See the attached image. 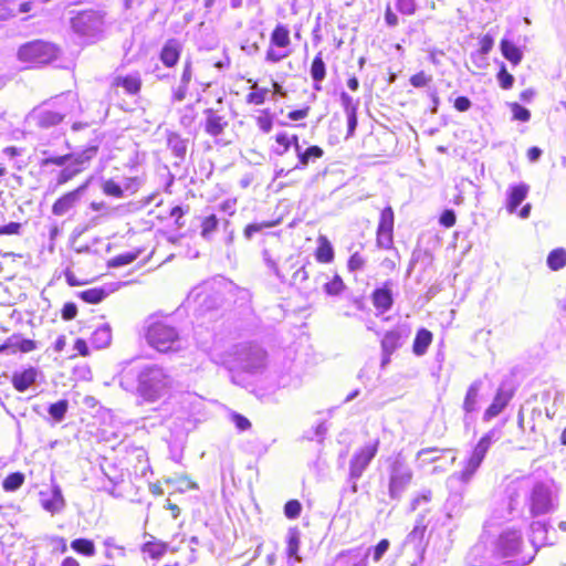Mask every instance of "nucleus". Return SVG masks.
I'll use <instances>...</instances> for the list:
<instances>
[{"mask_svg": "<svg viewBox=\"0 0 566 566\" xmlns=\"http://www.w3.org/2000/svg\"><path fill=\"white\" fill-rule=\"evenodd\" d=\"M119 386L125 391L135 392L145 402L154 403L170 395L175 379L163 366L148 364L136 371L124 367L119 373Z\"/></svg>", "mask_w": 566, "mask_h": 566, "instance_id": "f257e3e1", "label": "nucleus"}, {"mask_svg": "<svg viewBox=\"0 0 566 566\" xmlns=\"http://www.w3.org/2000/svg\"><path fill=\"white\" fill-rule=\"evenodd\" d=\"M488 539L501 562L506 563L505 566H527L537 552L535 544L526 545L522 530L515 526H504L489 535Z\"/></svg>", "mask_w": 566, "mask_h": 566, "instance_id": "f03ea898", "label": "nucleus"}, {"mask_svg": "<svg viewBox=\"0 0 566 566\" xmlns=\"http://www.w3.org/2000/svg\"><path fill=\"white\" fill-rule=\"evenodd\" d=\"M77 96L67 92L55 98L52 104H43L34 108L28 116V120L40 128H50L63 120L64 117L80 111Z\"/></svg>", "mask_w": 566, "mask_h": 566, "instance_id": "7ed1b4c3", "label": "nucleus"}, {"mask_svg": "<svg viewBox=\"0 0 566 566\" xmlns=\"http://www.w3.org/2000/svg\"><path fill=\"white\" fill-rule=\"evenodd\" d=\"M500 438V429L493 428L489 430L484 436L481 437V439L476 442L468 455L462 460L461 470L453 473L450 479L457 480L462 484H469L481 467L490 448Z\"/></svg>", "mask_w": 566, "mask_h": 566, "instance_id": "20e7f679", "label": "nucleus"}, {"mask_svg": "<svg viewBox=\"0 0 566 566\" xmlns=\"http://www.w3.org/2000/svg\"><path fill=\"white\" fill-rule=\"evenodd\" d=\"M526 503L533 516L549 514L558 503V488L553 480L536 481L530 486Z\"/></svg>", "mask_w": 566, "mask_h": 566, "instance_id": "39448f33", "label": "nucleus"}, {"mask_svg": "<svg viewBox=\"0 0 566 566\" xmlns=\"http://www.w3.org/2000/svg\"><path fill=\"white\" fill-rule=\"evenodd\" d=\"M235 367L244 373L256 375L266 368V353L256 344H239L233 352Z\"/></svg>", "mask_w": 566, "mask_h": 566, "instance_id": "423d86ee", "label": "nucleus"}, {"mask_svg": "<svg viewBox=\"0 0 566 566\" xmlns=\"http://www.w3.org/2000/svg\"><path fill=\"white\" fill-rule=\"evenodd\" d=\"M379 449V439H374L356 449L349 460L348 482L352 491L357 492V482L376 457Z\"/></svg>", "mask_w": 566, "mask_h": 566, "instance_id": "0eeeda50", "label": "nucleus"}, {"mask_svg": "<svg viewBox=\"0 0 566 566\" xmlns=\"http://www.w3.org/2000/svg\"><path fill=\"white\" fill-rule=\"evenodd\" d=\"M388 475L389 496L392 500H399L410 485L413 472L409 464L400 455H397L394 459H390Z\"/></svg>", "mask_w": 566, "mask_h": 566, "instance_id": "6e6552de", "label": "nucleus"}, {"mask_svg": "<svg viewBox=\"0 0 566 566\" xmlns=\"http://www.w3.org/2000/svg\"><path fill=\"white\" fill-rule=\"evenodd\" d=\"M148 344L158 352L178 350L181 347V339L177 331L161 322L151 324L146 335Z\"/></svg>", "mask_w": 566, "mask_h": 566, "instance_id": "1a4fd4ad", "label": "nucleus"}, {"mask_svg": "<svg viewBox=\"0 0 566 566\" xmlns=\"http://www.w3.org/2000/svg\"><path fill=\"white\" fill-rule=\"evenodd\" d=\"M104 17L101 12L88 10L80 12L72 19V28L75 33L87 41H95L104 31Z\"/></svg>", "mask_w": 566, "mask_h": 566, "instance_id": "9d476101", "label": "nucleus"}, {"mask_svg": "<svg viewBox=\"0 0 566 566\" xmlns=\"http://www.w3.org/2000/svg\"><path fill=\"white\" fill-rule=\"evenodd\" d=\"M56 48L44 41H33L22 45L19 49L18 56L20 61L30 64H46L56 57Z\"/></svg>", "mask_w": 566, "mask_h": 566, "instance_id": "9b49d317", "label": "nucleus"}, {"mask_svg": "<svg viewBox=\"0 0 566 566\" xmlns=\"http://www.w3.org/2000/svg\"><path fill=\"white\" fill-rule=\"evenodd\" d=\"M468 566H505L506 563L501 562L495 551L491 548L488 537L479 541L468 552L465 556Z\"/></svg>", "mask_w": 566, "mask_h": 566, "instance_id": "f8f14e48", "label": "nucleus"}, {"mask_svg": "<svg viewBox=\"0 0 566 566\" xmlns=\"http://www.w3.org/2000/svg\"><path fill=\"white\" fill-rule=\"evenodd\" d=\"M87 186L88 181L59 198L52 207V213L55 216H64L67 213L81 200Z\"/></svg>", "mask_w": 566, "mask_h": 566, "instance_id": "ddd939ff", "label": "nucleus"}, {"mask_svg": "<svg viewBox=\"0 0 566 566\" xmlns=\"http://www.w3.org/2000/svg\"><path fill=\"white\" fill-rule=\"evenodd\" d=\"M40 497L42 507L51 514L61 512L65 506V500L59 485H54L49 493L41 491Z\"/></svg>", "mask_w": 566, "mask_h": 566, "instance_id": "4468645a", "label": "nucleus"}, {"mask_svg": "<svg viewBox=\"0 0 566 566\" xmlns=\"http://www.w3.org/2000/svg\"><path fill=\"white\" fill-rule=\"evenodd\" d=\"M97 150V146H90L82 151L70 154V161H67L66 167L73 168V170H76V175H78L88 167Z\"/></svg>", "mask_w": 566, "mask_h": 566, "instance_id": "2eb2a0df", "label": "nucleus"}, {"mask_svg": "<svg viewBox=\"0 0 566 566\" xmlns=\"http://www.w3.org/2000/svg\"><path fill=\"white\" fill-rule=\"evenodd\" d=\"M205 115V132L212 137L221 135L226 127L228 126V120L226 119V117L219 115L211 108L206 109Z\"/></svg>", "mask_w": 566, "mask_h": 566, "instance_id": "dca6fc26", "label": "nucleus"}, {"mask_svg": "<svg viewBox=\"0 0 566 566\" xmlns=\"http://www.w3.org/2000/svg\"><path fill=\"white\" fill-rule=\"evenodd\" d=\"M39 376V370L34 367H29L22 371H15L12 375V386L19 392L28 390L35 381Z\"/></svg>", "mask_w": 566, "mask_h": 566, "instance_id": "f3484780", "label": "nucleus"}, {"mask_svg": "<svg viewBox=\"0 0 566 566\" xmlns=\"http://www.w3.org/2000/svg\"><path fill=\"white\" fill-rule=\"evenodd\" d=\"M530 191L526 184L512 185L507 189L506 209L510 213H514L517 207L524 201Z\"/></svg>", "mask_w": 566, "mask_h": 566, "instance_id": "a211bd4d", "label": "nucleus"}, {"mask_svg": "<svg viewBox=\"0 0 566 566\" xmlns=\"http://www.w3.org/2000/svg\"><path fill=\"white\" fill-rule=\"evenodd\" d=\"M324 150L319 146H310L303 149L301 145H296L297 163L293 169H305L310 163H314L316 159L322 158Z\"/></svg>", "mask_w": 566, "mask_h": 566, "instance_id": "6ab92c4d", "label": "nucleus"}, {"mask_svg": "<svg viewBox=\"0 0 566 566\" xmlns=\"http://www.w3.org/2000/svg\"><path fill=\"white\" fill-rule=\"evenodd\" d=\"M192 78V63L190 60H186L184 64V70L180 76V82L177 87L172 90V101L174 102H182L188 92L189 83Z\"/></svg>", "mask_w": 566, "mask_h": 566, "instance_id": "aec40b11", "label": "nucleus"}, {"mask_svg": "<svg viewBox=\"0 0 566 566\" xmlns=\"http://www.w3.org/2000/svg\"><path fill=\"white\" fill-rule=\"evenodd\" d=\"M391 282H386L381 287L373 292L374 306L381 313L387 312L392 306Z\"/></svg>", "mask_w": 566, "mask_h": 566, "instance_id": "412c9836", "label": "nucleus"}, {"mask_svg": "<svg viewBox=\"0 0 566 566\" xmlns=\"http://www.w3.org/2000/svg\"><path fill=\"white\" fill-rule=\"evenodd\" d=\"M511 400V394L504 391L500 388L489 408L485 410L483 415L484 421H490L492 418L499 416L503 409L507 406Z\"/></svg>", "mask_w": 566, "mask_h": 566, "instance_id": "4be33fe9", "label": "nucleus"}, {"mask_svg": "<svg viewBox=\"0 0 566 566\" xmlns=\"http://www.w3.org/2000/svg\"><path fill=\"white\" fill-rule=\"evenodd\" d=\"M181 46L175 39L168 40L160 51V61L167 67H172L179 61Z\"/></svg>", "mask_w": 566, "mask_h": 566, "instance_id": "5701e85b", "label": "nucleus"}, {"mask_svg": "<svg viewBox=\"0 0 566 566\" xmlns=\"http://www.w3.org/2000/svg\"><path fill=\"white\" fill-rule=\"evenodd\" d=\"M113 85L123 87L127 94L134 95L140 91L142 78L138 73L128 74L126 76H117L114 78Z\"/></svg>", "mask_w": 566, "mask_h": 566, "instance_id": "b1692460", "label": "nucleus"}, {"mask_svg": "<svg viewBox=\"0 0 566 566\" xmlns=\"http://www.w3.org/2000/svg\"><path fill=\"white\" fill-rule=\"evenodd\" d=\"M91 342L98 349L106 348L112 342L111 326L108 324L97 326L92 334Z\"/></svg>", "mask_w": 566, "mask_h": 566, "instance_id": "393cba45", "label": "nucleus"}, {"mask_svg": "<svg viewBox=\"0 0 566 566\" xmlns=\"http://www.w3.org/2000/svg\"><path fill=\"white\" fill-rule=\"evenodd\" d=\"M291 44L290 31L283 24H277L271 33L270 45L277 49H287Z\"/></svg>", "mask_w": 566, "mask_h": 566, "instance_id": "a878e982", "label": "nucleus"}, {"mask_svg": "<svg viewBox=\"0 0 566 566\" xmlns=\"http://www.w3.org/2000/svg\"><path fill=\"white\" fill-rule=\"evenodd\" d=\"M168 148L174 156L180 160L185 159L187 154L188 140L176 133H170L167 138Z\"/></svg>", "mask_w": 566, "mask_h": 566, "instance_id": "bb28decb", "label": "nucleus"}, {"mask_svg": "<svg viewBox=\"0 0 566 566\" xmlns=\"http://www.w3.org/2000/svg\"><path fill=\"white\" fill-rule=\"evenodd\" d=\"M482 387L481 380L473 381L470 387L468 388L464 401H463V409L467 413H471L476 410V403H478V397L479 391Z\"/></svg>", "mask_w": 566, "mask_h": 566, "instance_id": "cd10ccee", "label": "nucleus"}, {"mask_svg": "<svg viewBox=\"0 0 566 566\" xmlns=\"http://www.w3.org/2000/svg\"><path fill=\"white\" fill-rule=\"evenodd\" d=\"M431 342H432L431 332H429L428 329L421 328L420 331H418V333L415 337V340H413V353L417 356H422L427 352Z\"/></svg>", "mask_w": 566, "mask_h": 566, "instance_id": "c85d7f7f", "label": "nucleus"}, {"mask_svg": "<svg viewBox=\"0 0 566 566\" xmlns=\"http://www.w3.org/2000/svg\"><path fill=\"white\" fill-rule=\"evenodd\" d=\"M311 76L315 82V90H321L319 83L326 76V66L319 52L313 60L311 65Z\"/></svg>", "mask_w": 566, "mask_h": 566, "instance_id": "c756f323", "label": "nucleus"}, {"mask_svg": "<svg viewBox=\"0 0 566 566\" xmlns=\"http://www.w3.org/2000/svg\"><path fill=\"white\" fill-rule=\"evenodd\" d=\"M316 259L322 263H329L334 260V249L328 239L324 235L318 238Z\"/></svg>", "mask_w": 566, "mask_h": 566, "instance_id": "7c9ffc66", "label": "nucleus"}, {"mask_svg": "<svg viewBox=\"0 0 566 566\" xmlns=\"http://www.w3.org/2000/svg\"><path fill=\"white\" fill-rule=\"evenodd\" d=\"M401 335L398 331H389L385 334L381 339V350L386 354H392L397 348L401 346Z\"/></svg>", "mask_w": 566, "mask_h": 566, "instance_id": "2f4dec72", "label": "nucleus"}, {"mask_svg": "<svg viewBox=\"0 0 566 566\" xmlns=\"http://www.w3.org/2000/svg\"><path fill=\"white\" fill-rule=\"evenodd\" d=\"M501 52L506 60L515 65L521 62L523 56L521 50L509 40L501 41Z\"/></svg>", "mask_w": 566, "mask_h": 566, "instance_id": "473e14b6", "label": "nucleus"}, {"mask_svg": "<svg viewBox=\"0 0 566 566\" xmlns=\"http://www.w3.org/2000/svg\"><path fill=\"white\" fill-rule=\"evenodd\" d=\"M107 296V291L101 287H93L80 293V297L86 303L97 304Z\"/></svg>", "mask_w": 566, "mask_h": 566, "instance_id": "72a5a7b5", "label": "nucleus"}, {"mask_svg": "<svg viewBox=\"0 0 566 566\" xmlns=\"http://www.w3.org/2000/svg\"><path fill=\"white\" fill-rule=\"evenodd\" d=\"M547 265L554 270H560L566 265V251L564 249H555L547 256Z\"/></svg>", "mask_w": 566, "mask_h": 566, "instance_id": "f704fd0d", "label": "nucleus"}, {"mask_svg": "<svg viewBox=\"0 0 566 566\" xmlns=\"http://www.w3.org/2000/svg\"><path fill=\"white\" fill-rule=\"evenodd\" d=\"M69 409V402L65 399L59 400L55 403L50 405L48 411L50 416L56 421L61 422Z\"/></svg>", "mask_w": 566, "mask_h": 566, "instance_id": "c9c22d12", "label": "nucleus"}, {"mask_svg": "<svg viewBox=\"0 0 566 566\" xmlns=\"http://www.w3.org/2000/svg\"><path fill=\"white\" fill-rule=\"evenodd\" d=\"M71 547L77 553L86 556H93L95 554L94 543L86 538H77L71 543Z\"/></svg>", "mask_w": 566, "mask_h": 566, "instance_id": "e433bc0d", "label": "nucleus"}, {"mask_svg": "<svg viewBox=\"0 0 566 566\" xmlns=\"http://www.w3.org/2000/svg\"><path fill=\"white\" fill-rule=\"evenodd\" d=\"M24 482V475L20 472L9 474L2 483L6 491H17Z\"/></svg>", "mask_w": 566, "mask_h": 566, "instance_id": "4c0bfd02", "label": "nucleus"}, {"mask_svg": "<svg viewBox=\"0 0 566 566\" xmlns=\"http://www.w3.org/2000/svg\"><path fill=\"white\" fill-rule=\"evenodd\" d=\"M218 219L214 214L206 217L201 223V235L206 239L210 238L218 228Z\"/></svg>", "mask_w": 566, "mask_h": 566, "instance_id": "58836bf2", "label": "nucleus"}, {"mask_svg": "<svg viewBox=\"0 0 566 566\" xmlns=\"http://www.w3.org/2000/svg\"><path fill=\"white\" fill-rule=\"evenodd\" d=\"M290 50L287 49H277L275 46H269L265 55V61L270 63H277L283 59L290 55Z\"/></svg>", "mask_w": 566, "mask_h": 566, "instance_id": "ea45409f", "label": "nucleus"}, {"mask_svg": "<svg viewBox=\"0 0 566 566\" xmlns=\"http://www.w3.org/2000/svg\"><path fill=\"white\" fill-rule=\"evenodd\" d=\"M44 157L41 159L40 165L42 167H48L50 165H55L59 167H65L67 161H70V154L63 156H46L48 151H43Z\"/></svg>", "mask_w": 566, "mask_h": 566, "instance_id": "a19ab883", "label": "nucleus"}, {"mask_svg": "<svg viewBox=\"0 0 566 566\" xmlns=\"http://www.w3.org/2000/svg\"><path fill=\"white\" fill-rule=\"evenodd\" d=\"M378 229L394 230V211L391 207H386L381 211Z\"/></svg>", "mask_w": 566, "mask_h": 566, "instance_id": "79ce46f5", "label": "nucleus"}, {"mask_svg": "<svg viewBox=\"0 0 566 566\" xmlns=\"http://www.w3.org/2000/svg\"><path fill=\"white\" fill-rule=\"evenodd\" d=\"M103 192L107 196L122 198L124 196V191L122 187L112 179L105 180L102 185Z\"/></svg>", "mask_w": 566, "mask_h": 566, "instance_id": "37998d69", "label": "nucleus"}, {"mask_svg": "<svg viewBox=\"0 0 566 566\" xmlns=\"http://www.w3.org/2000/svg\"><path fill=\"white\" fill-rule=\"evenodd\" d=\"M510 108L513 115V119L520 122H528L531 118V112L520 105L518 103H511Z\"/></svg>", "mask_w": 566, "mask_h": 566, "instance_id": "c03bdc74", "label": "nucleus"}, {"mask_svg": "<svg viewBox=\"0 0 566 566\" xmlns=\"http://www.w3.org/2000/svg\"><path fill=\"white\" fill-rule=\"evenodd\" d=\"M143 552L151 558H159L165 554L166 547L163 544H155L148 542L144 544Z\"/></svg>", "mask_w": 566, "mask_h": 566, "instance_id": "a18cd8bd", "label": "nucleus"}, {"mask_svg": "<svg viewBox=\"0 0 566 566\" xmlns=\"http://www.w3.org/2000/svg\"><path fill=\"white\" fill-rule=\"evenodd\" d=\"M377 245L382 249H390L392 245V230L377 229Z\"/></svg>", "mask_w": 566, "mask_h": 566, "instance_id": "49530a36", "label": "nucleus"}, {"mask_svg": "<svg viewBox=\"0 0 566 566\" xmlns=\"http://www.w3.org/2000/svg\"><path fill=\"white\" fill-rule=\"evenodd\" d=\"M207 297H208V295L206 293H203L202 289L196 287L189 293L186 302H187L188 306L197 305V304L201 305L202 303H205L207 301Z\"/></svg>", "mask_w": 566, "mask_h": 566, "instance_id": "de8ad7c7", "label": "nucleus"}, {"mask_svg": "<svg viewBox=\"0 0 566 566\" xmlns=\"http://www.w3.org/2000/svg\"><path fill=\"white\" fill-rule=\"evenodd\" d=\"M340 102L346 115L357 113L358 101H355L346 92L340 94Z\"/></svg>", "mask_w": 566, "mask_h": 566, "instance_id": "09e8293b", "label": "nucleus"}, {"mask_svg": "<svg viewBox=\"0 0 566 566\" xmlns=\"http://www.w3.org/2000/svg\"><path fill=\"white\" fill-rule=\"evenodd\" d=\"M324 289L328 295H338L344 289L343 280L336 275L332 281L324 285Z\"/></svg>", "mask_w": 566, "mask_h": 566, "instance_id": "8fccbe9b", "label": "nucleus"}, {"mask_svg": "<svg viewBox=\"0 0 566 566\" xmlns=\"http://www.w3.org/2000/svg\"><path fill=\"white\" fill-rule=\"evenodd\" d=\"M302 505L297 500L289 501L284 506V514L287 518H296L300 516Z\"/></svg>", "mask_w": 566, "mask_h": 566, "instance_id": "3c124183", "label": "nucleus"}, {"mask_svg": "<svg viewBox=\"0 0 566 566\" xmlns=\"http://www.w3.org/2000/svg\"><path fill=\"white\" fill-rule=\"evenodd\" d=\"M390 543L388 539H381L374 548H370V552L373 551V560L379 562L384 555L389 549Z\"/></svg>", "mask_w": 566, "mask_h": 566, "instance_id": "603ef678", "label": "nucleus"}, {"mask_svg": "<svg viewBox=\"0 0 566 566\" xmlns=\"http://www.w3.org/2000/svg\"><path fill=\"white\" fill-rule=\"evenodd\" d=\"M136 256L134 253L119 254L109 261V265L114 268L124 266L134 262Z\"/></svg>", "mask_w": 566, "mask_h": 566, "instance_id": "864d4df0", "label": "nucleus"}, {"mask_svg": "<svg viewBox=\"0 0 566 566\" xmlns=\"http://www.w3.org/2000/svg\"><path fill=\"white\" fill-rule=\"evenodd\" d=\"M300 547V538L296 533H291L287 539V554L290 557H295L296 560L301 558L297 556Z\"/></svg>", "mask_w": 566, "mask_h": 566, "instance_id": "5fc2aeb1", "label": "nucleus"}, {"mask_svg": "<svg viewBox=\"0 0 566 566\" xmlns=\"http://www.w3.org/2000/svg\"><path fill=\"white\" fill-rule=\"evenodd\" d=\"M256 124L263 133L268 134L271 132L273 122L268 111H264L263 114L256 118Z\"/></svg>", "mask_w": 566, "mask_h": 566, "instance_id": "6e6d98bb", "label": "nucleus"}, {"mask_svg": "<svg viewBox=\"0 0 566 566\" xmlns=\"http://www.w3.org/2000/svg\"><path fill=\"white\" fill-rule=\"evenodd\" d=\"M275 140L280 146H282V149H276L275 153L279 156H283L291 147V139L286 133H279L275 136Z\"/></svg>", "mask_w": 566, "mask_h": 566, "instance_id": "4d7b16f0", "label": "nucleus"}, {"mask_svg": "<svg viewBox=\"0 0 566 566\" xmlns=\"http://www.w3.org/2000/svg\"><path fill=\"white\" fill-rule=\"evenodd\" d=\"M76 176V170H73L71 167H63L62 170L57 174L56 177V186H62L73 179Z\"/></svg>", "mask_w": 566, "mask_h": 566, "instance_id": "13d9d810", "label": "nucleus"}, {"mask_svg": "<svg viewBox=\"0 0 566 566\" xmlns=\"http://www.w3.org/2000/svg\"><path fill=\"white\" fill-rule=\"evenodd\" d=\"M397 9L402 14L411 15L416 12L415 0H397Z\"/></svg>", "mask_w": 566, "mask_h": 566, "instance_id": "bf43d9fd", "label": "nucleus"}, {"mask_svg": "<svg viewBox=\"0 0 566 566\" xmlns=\"http://www.w3.org/2000/svg\"><path fill=\"white\" fill-rule=\"evenodd\" d=\"M497 80L500 85L504 90H509L513 86L514 77L504 67L499 72Z\"/></svg>", "mask_w": 566, "mask_h": 566, "instance_id": "052dcab7", "label": "nucleus"}, {"mask_svg": "<svg viewBox=\"0 0 566 566\" xmlns=\"http://www.w3.org/2000/svg\"><path fill=\"white\" fill-rule=\"evenodd\" d=\"M14 347L18 350L22 352V353H29V352H32L35 349V343L31 339H19L17 338L14 340Z\"/></svg>", "mask_w": 566, "mask_h": 566, "instance_id": "680f3d73", "label": "nucleus"}, {"mask_svg": "<svg viewBox=\"0 0 566 566\" xmlns=\"http://www.w3.org/2000/svg\"><path fill=\"white\" fill-rule=\"evenodd\" d=\"M364 264L365 260L358 252L354 253L348 260V269L352 272L361 270Z\"/></svg>", "mask_w": 566, "mask_h": 566, "instance_id": "e2e57ef3", "label": "nucleus"}, {"mask_svg": "<svg viewBox=\"0 0 566 566\" xmlns=\"http://www.w3.org/2000/svg\"><path fill=\"white\" fill-rule=\"evenodd\" d=\"M431 81L430 76H427L424 72H419L410 77V84L415 87H423Z\"/></svg>", "mask_w": 566, "mask_h": 566, "instance_id": "0e129e2a", "label": "nucleus"}, {"mask_svg": "<svg viewBox=\"0 0 566 566\" xmlns=\"http://www.w3.org/2000/svg\"><path fill=\"white\" fill-rule=\"evenodd\" d=\"M195 120V109L192 106H186L184 108V114L180 117V124L184 127H189Z\"/></svg>", "mask_w": 566, "mask_h": 566, "instance_id": "69168bd1", "label": "nucleus"}, {"mask_svg": "<svg viewBox=\"0 0 566 566\" xmlns=\"http://www.w3.org/2000/svg\"><path fill=\"white\" fill-rule=\"evenodd\" d=\"M266 93H268L266 90L251 92L250 94H248L247 101H248V103H251V104L262 105L265 102Z\"/></svg>", "mask_w": 566, "mask_h": 566, "instance_id": "338daca9", "label": "nucleus"}, {"mask_svg": "<svg viewBox=\"0 0 566 566\" xmlns=\"http://www.w3.org/2000/svg\"><path fill=\"white\" fill-rule=\"evenodd\" d=\"M455 220H457V218H455L454 211L448 209V210H444L442 212V214L440 216V220L439 221L446 228H450V227L454 226Z\"/></svg>", "mask_w": 566, "mask_h": 566, "instance_id": "774afa93", "label": "nucleus"}]
</instances>
